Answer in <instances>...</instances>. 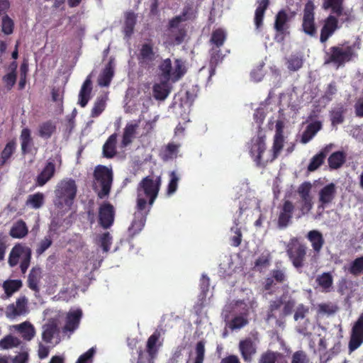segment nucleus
Wrapping results in <instances>:
<instances>
[{
    "label": "nucleus",
    "instance_id": "nucleus-1",
    "mask_svg": "<svg viewBox=\"0 0 363 363\" xmlns=\"http://www.w3.org/2000/svg\"><path fill=\"white\" fill-rule=\"evenodd\" d=\"M161 178L157 177L155 179L150 176L144 177L137 187L136 210L134 219L128 228L130 235L133 237L140 233L144 228L147 216L157 198L160 186Z\"/></svg>",
    "mask_w": 363,
    "mask_h": 363
},
{
    "label": "nucleus",
    "instance_id": "nucleus-2",
    "mask_svg": "<svg viewBox=\"0 0 363 363\" xmlns=\"http://www.w3.org/2000/svg\"><path fill=\"white\" fill-rule=\"evenodd\" d=\"M77 192V186L73 179H65L61 180L57 185L55 191V205L62 208L66 207L70 208L73 205Z\"/></svg>",
    "mask_w": 363,
    "mask_h": 363
},
{
    "label": "nucleus",
    "instance_id": "nucleus-3",
    "mask_svg": "<svg viewBox=\"0 0 363 363\" xmlns=\"http://www.w3.org/2000/svg\"><path fill=\"white\" fill-rule=\"evenodd\" d=\"M93 189L99 199L108 196L111 192L113 182V172L106 166L98 165L95 167L93 174Z\"/></svg>",
    "mask_w": 363,
    "mask_h": 363
},
{
    "label": "nucleus",
    "instance_id": "nucleus-4",
    "mask_svg": "<svg viewBox=\"0 0 363 363\" xmlns=\"http://www.w3.org/2000/svg\"><path fill=\"white\" fill-rule=\"evenodd\" d=\"M354 55L352 46L349 45L344 48L342 45H334L325 52L324 64L340 67L352 61Z\"/></svg>",
    "mask_w": 363,
    "mask_h": 363
},
{
    "label": "nucleus",
    "instance_id": "nucleus-5",
    "mask_svg": "<svg viewBox=\"0 0 363 363\" xmlns=\"http://www.w3.org/2000/svg\"><path fill=\"white\" fill-rule=\"evenodd\" d=\"M306 253V245L298 238L294 237L290 239L286 245V254L296 269H301L304 266Z\"/></svg>",
    "mask_w": 363,
    "mask_h": 363
},
{
    "label": "nucleus",
    "instance_id": "nucleus-6",
    "mask_svg": "<svg viewBox=\"0 0 363 363\" xmlns=\"http://www.w3.org/2000/svg\"><path fill=\"white\" fill-rule=\"evenodd\" d=\"M31 255L30 247L23 246L21 244H16L13 247L9 253V265L11 267H16L18 264L20 258H21L20 269L21 273L25 274L30 264Z\"/></svg>",
    "mask_w": 363,
    "mask_h": 363
},
{
    "label": "nucleus",
    "instance_id": "nucleus-7",
    "mask_svg": "<svg viewBox=\"0 0 363 363\" xmlns=\"http://www.w3.org/2000/svg\"><path fill=\"white\" fill-rule=\"evenodd\" d=\"M266 136L264 135L258 134L256 137L251 139V145L250 147V155L256 165L259 167H264L269 162V160L264 161L262 155L267 149Z\"/></svg>",
    "mask_w": 363,
    "mask_h": 363
},
{
    "label": "nucleus",
    "instance_id": "nucleus-8",
    "mask_svg": "<svg viewBox=\"0 0 363 363\" xmlns=\"http://www.w3.org/2000/svg\"><path fill=\"white\" fill-rule=\"evenodd\" d=\"M363 344V312L354 322L350 333L349 354L357 350Z\"/></svg>",
    "mask_w": 363,
    "mask_h": 363
},
{
    "label": "nucleus",
    "instance_id": "nucleus-9",
    "mask_svg": "<svg viewBox=\"0 0 363 363\" xmlns=\"http://www.w3.org/2000/svg\"><path fill=\"white\" fill-rule=\"evenodd\" d=\"M314 10L313 3L308 1L304 6L301 27L303 32L310 37H315L317 35Z\"/></svg>",
    "mask_w": 363,
    "mask_h": 363
},
{
    "label": "nucleus",
    "instance_id": "nucleus-10",
    "mask_svg": "<svg viewBox=\"0 0 363 363\" xmlns=\"http://www.w3.org/2000/svg\"><path fill=\"white\" fill-rule=\"evenodd\" d=\"M295 11L281 9L278 11L275 16L274 28L278 35H282V38L286 34H289V22L294 18L296 16Z\"/></svg>",
    "mask_w": 363,
    "mask_h": 363
},
{
    "label": "nucleus",
    "instance_id": "nucleus-11",
    "mask_svg": "<svg viewBox=\"0 0 363 363\" xmlns=\"http://www.w3.org/2000/svg\"><path fill=\"white\" fill-rule=\"evenodd\" d=\"M284 123L282 121H277L276 123L275 135L274 136L273 145L272 147V156L269 159V162H272L274 161L280 152H281L284 145Z\"/></svg>",
    "mask_w": 363,
    "mask_h": 363
},
{
    "label": "nucleus",
    "instance_id": "nucleus-12",
    "mask_svg": "<svg viewBox=\"0 0 363 363\" xmlns=\"http://www.w3.org/2000/svg\"><path fill=\"white\" fill-rule=\"evenodd\" d=\"M115 218V209L109 202H104L99 208V223L104 229L112 226Z\"/></svg>",
    "mask_w": 363,
    "mask_h": 363
},
{
    "label": "nucleus",
    "instance_id": "nucleus-13",
    "mask_svg": "<svg viewBox=\"0 0 363 363\" xmlns=\"http://www.w3.org/2000/svg\"><path fill=\"white\" fill-rule=\"evenodd\" d=\"M137 58L140 67L144 68L150 67L156 59L153 45L150 43L143 44Z\"/></svg>",
    "mask_w": 363,
    "mask_h": 363
},
{
    "label": "nucleus",
    "instance_id": "nucleus-14",
    "mask_svg": "<svg viewBox=\"0 0 363 363\" xmlns=\"http://www.w3.org/2000/svg\"><path fill=\"white\" fill-rule=\"evenodd\" d=\"M279 209L277 225L280 228H285L291 223L295 206L291 201L286 200Z\"/></svg>",
    "mask_w": 363,
    "mask_h": 363
},
{
    "label": "nucleus",
    "instance_id": "nucleus-15",
    "mask_svg": "<svg viewBox=\"0 0 363 363\" xmlns=\"http://www.w3.org/2000/svg\"><path fill=\"white\" fill-rule=\"evenodd\" d=\"M239 351L244 362L250 363L257 353V346L251 337L241 340L238 345Z\"/></svg>",
    "mask_w": 363,
    "mask_h": 363
},
{
    "label": "nucleus",
    "instance_id": "nucleus-16",
    "mask_svg": "<svg viewBox=\"0 0 363 363\" xmlns=\"http://www.w3.org/2000/svg\"><path fill=\"white\" fill-rule=\"evenodd\" d=\"M338 28L337 16L329 15L324 21L323 26L320 30V41L325 43L333 35Z\"/></svg>",
    "mask_w": 363,
    "mask_h": 363
},
{
    "label": "nucleus",
    "instance_id": "nucleus-17",
    "mask_svg": "<svg viewBox=\"0 0 363 363\" xmlns=\"http://www.w3.org/2000/svg\"><path fill=\"white\" fill-rule=\"evenodd\" d=\"M28 300L25 296H21L16 299V304L11 303L6 308V315L13 319L17 316L25 315L28 311Z\"/></svg>",
    "mask_w": 363,
    "mask_h": 363
},
{
    "label": "nucleus",
    "instance_id": "nucleus-18",
    "mask_svg": "<svg viewBox=\"0 0 363 363\" xmlns=\"http://www.w3.org/2000/svg\"><path fill=\"white\" fill-rule=\"evenodd\" d=\"M336 193V186L334 183H330L323 186L318 193V209H324L331 203L335 198Z\"/></svg>",
    "mask_w": 363,
    "mask_h": 363
},
{
    "label": "nucleus",
    "instance_id": "nucleus-19",
    "mask_svg": "<svg viewBox=\"0 0 363 363\" xmlns=\"http://www.w3.org/2000/svg\"><path fill=\"white\" fill-rule=\"evenodd\" d=\"M161 337L160 330H156L147 339L146 344V351L148 354L149 363H153L154 359L157 357L159 348L162 345V342L157 345Z\"/></svg>",
    "mask_w": 363,
    "mask_h": 363
},
{
    "label": "nucleus",
    "instance_id": "nucleus-20",
    "mask_svg": "<svg viewBox=\"0 0 363 363\" xmlns=\"http://www.w3.org/2000/svg\"><path fill=\"white\" fill-rule=\"evenodd\" d=\"M55 173V160L50 158L43 170L37 176L36 184L39 186H44L48 181L51 179Z\"/></svg>",
    "mask_w": 363,
    "mask_h": 363
},
{
    "label": "nucleus",
    "instance_id": "nucleus-21",
    "mask_svg": "<svg viewBox=\"0 0 363 363\" xmlns=\"http://www.w3.org/2000/svg\"><path fill=\"white\" fill-rule=\"evenodd\" d=\"M82 316V311L81 309L69 311L66 317L63 332H74L79 327Z\"/></svg>",
    "mask_w": 363,
    "mask_h": 363
},
{
    "label": "nucleus",
    "instance_id": "nucleus-22",
    "mask_svg": "<svg viewBox=\"0 0 363 363\" xmlns=\"http://www.w3.org/2000/svg\"><path fill=\"white\" fill-rule=\"evenodd\" d=\"M306 238L311 242L314 252L319 255L325 244L323 234L319 230H312L307 233Z\"/></svg>",
    "mask_w": 363,
    "mask_h": 363
},
{
    "label": "nucleus",
    "instance_id": "nucleus-23",
    "mask_svg": "<svg viewBox=\"0 0 363 363\" xmlns=\"http://www.w3.org/2000/svg\"><path fill=\"white\" fill-rule=\"evenodd\" d=\"M91 91L92 82L90 76H89L83 82L79 93L78 104L80 105L81 107H85L87 105L91 98Z\"/></svg>",
    "mask_w": 363,
    "mask_h": 363
},
{
    "label": "nucleus",
    "instance_id": "nucleus-24",
    "mask_svg": "<svg viewBox=\"0 0 363 363\" xmlns=\"http://www.w3.org/2000/svg\"><path fill=\"white\" fill-rule=\"evenodd\" d=\"M117 136L116 133H113L108 138L104 144L102 154L104 157L111 159L116 155Z\"/></svg>",
    "mask_w": 363,
    "mask_h": 363
},
{
    "label": "nucleus",
    "instance_id": "nucleus-25",
    "mask_svg": "<svg viewBox=\"0 0 363 363\" xmlns=\"http://www.w3.org/2000/svg\"><path fill=\"white\" fill-rule=\"evenodd\" d=\"M41 274V268L38 266L33 267L28 274V286L35 292H39L40 291L39 283L42 277Z\"/></svg>",
    "mask_w": 363,
    "mask_h": 363
},
{
    "label": "nucleus",
    "instance_id": "nucleus-26",
    "mask_svg": "<svg viewBox=\"0 0 363 363\" xmlns=\"http://www.w3.org/2000/svg\"><path fill=\"white\" fill-rule=\"evenodd\" d=\"M138 15L133 11L124 13L123 33L126 37H130L133 33L137 22Z\"/></svg>",
    "mask_w": 363,
    "mask_h": 363
},
{
    "label": "nucleus",
    "instance_id": "nucleus-27",
    "mask_svg": "<svg viewBox=\"0 0 363 363\" xmlns=\"http://www.w3.org/2000/svg\"><path fill=\"white\" fill-rule=\"evenodd\" d=\"M321 128L322 123L320 121L309 123L301 135V142L303 144L308 143Z\"/></svg>",
    "mask_w": 363,
    "mask_h": 363
},
{
    "label": "nucleus",
    "instance_id": "nucleus-28",
    "mask_svg": "<svg viewBox=\"0 0 363 363\" xmlns=\"http://www.w3.org/2000/svg\"><path fill=\"white\" fill-rule=\"evenodd\" d=\"M315 282L323 292L328 293L333 290V277L330 272H323L319 274L315 279Z\"/></svg>",
    "mask_w": 363,
    "mask_h": 363
},
{
    "label": "nucleus",
    "instance_id": "nucleus-29",
    "mask_svg": "<svg viewBox=\"0 0 363 363\" xmlns=\"http://www.w3.org/2000/svg\"><path fill=\"white\" fill-rule=\"evenodd\" d=\"M56 123L48 120L41 123L38 126V135L43 139H49L56 132Z\"/></svg>",
    "mask_w": 363,
    "mask_h": 363
},
{
    "label": "nucleus",
    "instance_id": "nucleus-30",
    "mask_svg": "<svg viewBox=\"0 0 363 363\" xmlns=\"http://www.w3.org/2000/svg\"><path fill=\"white\" fill-rule=\"evenodd\" d=\"M346 108L342 104H337L330 111V117L333 126L341 124L345 121Z\"/></svg>",
    "mask_w": 363,
    "mask_h": 363
},
{
    "label": "nucleus",
    "instance_id": "nucleus-31",
    "mask_svg": "<svg viewBox=\"0 0 363 363\" xmlns=\"http://www.w3.org/2000/svg\"><path fill=\"white\" fill-rule=\"evenodd\" d=\"M345 0H323V8L325 10L330 9L331 13L340 17L344 13Z\"/></svg>",
    "mask_w": 363,
    "mask_h": 363
},
{
    "label": "nucleus",
    "instance_id": "nucleus-32",
    "mask_svg": "<svg viewBox=\"0 0 363 363\" xmlns=\"http://www.w3.org/2000/svg\"><path fill=\"white\" fill-rule=\"evenodd\" d=\"M28 233V229L25 221L22 219L14 223L9 231V235L13 238L21 239Z\"/></svg>",
    "mask_w": 363,
    "mask_h": 363
},
{
    "label": "nucleus",
    "instance_id": "nucleus-33",
    "mask_svg": "<svg viewBox=\"0 0 363 363\" xmlns=\"http://www.w3.org/2000/svg\"><path fill=\"white\" fill-rule=\"evenodd\" d=\"M16 141L15 139L9 140L4 147L0 155V167L5 165L16 150Z\"/></svg>",
    "mask_w": 363,
    "mask_h": 363
},
{
    "label": "nucleus",
    "instance_id": "nucleus-34",
    "mask_svg": "<svg viewBox=\"0 0 363 363\" xmlns=\"http://www.w3.org/2000/svg\"><path fill=\"white\" fill-rule=\"evenodd\" d=\"M138 128V123H128L126 124L121 140L122 147H127L133 142V139L135 138Z\"/></svg>",
    "mask_w": 363,
    "mask_h": 363
},
{
    "label": "nucleus",
    "instance_id": "nucleus-35",
    "mask_svg": "<svg viewBox=\"0 0 363 363\" xmlns=\"http://www.w3.org/2000/svg\"><path fill=\"white\" fill-rule=\"evenodd\" d=\"M179 145L173 143H168L163 147L160 152V157L164 162L176 158L179 152Z\"/></svg>",
    "mask_w": 363,
    "mask_h": 363
},
{
    "label": "nucleus",
    "instance_id": "nucleus-36",
    "mask_svg": "<svg viewBox=\"0 0 363 363\" xmlns=\"http://www.w3.org/2000/svg\"><path fill=\"white\" fill-rule=\"evenodd\" d=\"M18 332L21 335L22 337L26 340H31L35 335V330L34 326L29 322H23L16 325Z\"/></svg>",
    "mask_w": 363,
    "mask_h": 363
},
{
    "label": "nucleus",
    "instance_id": "nucleus-37",
    "mask_svg": "<svg viewBox=\"0 0 363 363\" xmlns=\"http://www.w3.org/2000/svg\"><path fill=\"white\" fill-rule=\"evenodd\" d=\"M284 304V295L276 298L275 300L271 301L269 306V309L267 314V320H270L272 319H277L279 315L277 311H279L281 307Z\"/></svg>",
    "mask_w": 363,
    "mask_h": 363
},
{
    "label": "nucleus",
    "instance_id": "nucleus-38",
    "mask_svg": "<svg viewBox=\"0 0 363 363\" xmlns=\"http://www.w3.org/2000/svg\"><path fill=\"white\" fill-rule=\"evenodd\" d=\"M42 339L46 343H50L54 335L58 333V327L55 322L52 321L45 324L43 327Z\"/></svg>",
    "mask_w": 363,
    "mask_h": 363
},
{
    "label": "nucleus",
    "instance_id": "nucleus-39",
    "mask_svg": "<svg viewBox=\"0 0 363 363\" xmlns=\"http://www.w3.org/2000/svg\"><path fill=\"white\" fill-rule=\"evenodd\" d=\"M167 81L154 84L152 87L153 96L157 100H164L169 95L170 91L167 84Z\"/></svg>",
    "mask_w": 363,
    "mask_h": 363
},
{
    "label": "nucleus",
    "instance_id": "nucleus-40",
    "mask_svg": "<svg viewBox=\"0 0 363 363\" xmlns=\"http://www.w3.org/2000/svg\"><path fill=\"white\" fill-rule=\"evenodd\" d=\"M259 363H287V362L279 352L268 350L262 354Z\"/></svg>",
    "mask_w": 363,
    "mask_h": 363
},
{
    "label": "nucleus",
    "instance_id": "nucleus-41",
    "mask_svg": "<svg viewBox=\"0 0 363 363\" xmlns=\"http://www.w3.org/2000/svg\"><path fill=\"white\" fill-rule=\"evenodd\" d=\"M345 162V154L342 151H337L332 153L328 159V165L330 169H336L340 168Z\"/></svg>",
    "mask_w": 363,
    "mask_h": 363
},
{
    "label": "nucleus",
    "instance_id": "nucleus-42",
    "mask_svg": "<svg viewBox=\"0 0 363 363\" xmlns=\"http://www.w3.org/2000/svg\"><path fill=\"white\" fill-rule=\"evenodd\" d=\"M113 74V67H112L111 62H109L99 78V84L101 86H108L112 80Z\"/></svg>",
    "mask_w": 363,
    "mask_h": 363
},
{
    "label": "nucleus",
    "instance_id": "nucleus-43",
    "mask_svg": "<svg viewBox=\"0 0 363 363\" xmlns=\"http://www.w3.org/2000/svg\"><path fill=\"white\" fill-rule=\"evenodd\" d=\"M327 150L326 148L324 150H322L319 153L314 155L308 165V171L309 172H314L317 169H318L324 162V160L327 156Z\"/></svg>",
    "mask_w": 363,
    "mask_h": 363
},
{
    "label": "nucleus",
    "instance_id": "nucleus-44",
    "mask_svg": "<svg viewBox=\"0 0 363 363\" xmlns=\"http://www.w3.org/2000/svg\"><path fill=\"white\" fill-rule=\"evenodd\" d=\"M20 140L22 154L26 155L27 153L29 152L28 147L30 146L32 143V138L30 135V129L26 128L21 130Z\"/></svg>",
    "mask_w": 363,
    "mask_h": 363
},
{
    "label": "nucleus",
    "instance_id": "nucleus-45",
    "mask_svg": "<svg viewBox=\"0 0 363 363\" xmlns=\"http://www.w3.org/2000/svg\"><path fill=\"white\" fill-rule=\"evenodd\" d=\"M21 344L19 338L7 335L0 340V348L2 350H9L18 347Z\"/></svg>",
    "mask_w": 363,
    "mask_h": 363
},
{
    "label": "nucleus",
    "instance_id": "nucleus-46",
    "mask_svg": "<svg viewBox=\"0 0 363 363\" xmlns=\"http://www.w3.org/2000/svg\"><path fill=\"white\" fill-rule=\"evenodd\" d=\"M226 40V33L221 29L218 28L212 32L210 42L217 48H220Z\"/></svg>",
    "mask_w": 363,
    "mask_h": 363
},
{
    "label": "nucleus",
    "instance_id": "nucleus-47",
    "mask_svg": "<svg viewBox=\"0 0 363 363\" xmlns=\"http://www.w3.org/2000/svg\"><path fill=\"white\" fill-rule=\"evenodd\" d=\"M22 286V281L18 279L7 280L4 282L3 287L7 296H11Z\"/></svg>",
    "mask_w": 363,
    "mask_h": 363
},
{
    "label": "nucleus",
    "instance_id": "nucleus-48",
    "mask_svg": "<svg viewBox=\"0 0 363 363\" xmlns=\"http://www.w3.org/2000/svg\"><path fill=\"white\" fill-rule=\"evenodd\" d=\"M347 271L350 274L354 277H357L361 274H363V256L354 259L350 264Z\"/></svg>",
    "mask_w": 363,
    "mask_h": 363
},
{
    "label": "nucleus",
    "instance_id": "nucleus-49",
    "mask_svg": "<svg viewBox=\"0 0 363 363\" xmlns=\"http://www.w3.org/2000/svg\"><path fill=\"white\" fill-rule=\"evenodd\" d=\"M45 196L43 193L38 192L28 196L26 203L35 209L40 208L44 203Z\"/></svg>",
    "mask_w": 363,
    "mask_h": 363
},
{
    "label": "nucleus",
    "instance_id": "nucleus-50",
    "mask_svg": "<svg viewBox=\"0 0 363 363\" xmlns=\"http://www.w3.org/2000/svg\"><path fill=\"white\" fill-rule=\"evenodd\" d=\"M159 69L165 81H169L171 77H172V65L171 60L169 58L164 60L159 65Z\"/></svg>",
    "mask_w": 363,
    "mask_h": 363
},
{
    "label": "nucleus",
    "instance_id": "nucleus-51",
    "mask_svg": "<svg viewBox=\"0 0 363 363\" xmlns=\"http://www.w3.org/2000/svg\"><path fill=\"white\" fill-rule=\"evenodd\" d=\"M303 64V59L301 56L292 55L287 60V68L290 71H298L301 69Z\"/></svg>",
    "mask_w": 363,
    "mask_h": 363
},
{
    "label": "nucleus",
    "instance_id": "nucleus-52",
    "mask_svg": "<svg viewBox=\"0 0 363 363\" xmlns=\"http://www.w3.org/2000/svg\"><path fill=\"white\" fill-rule=\"evenodd\" d=\"M272 279L276 281L279 284H283L287 281V275L286 269L277 268L272 269L269 275Z\"/></svg>",
    "mask_w": 363,
    "mask_h": 363
},
{
    "label": "nucleus",
    "instance_id": "nucleus-53",
    "mask_svg": "<svg viewBox=\"0 0 363 363\" xmlns=\"http://www.w3.org/2000/svg\"><path fill=\"white\" fill-rule=\"evenodd\" d=\"M1 32L6 35L13 33L14 22L7 14H5L1 18Z\"/></svg>",
    "mask_w": 363,
    "mask_h": 363
},
{
    "label": "nucleus",
    "instance_id": "nucleus-54",
    "mask_svg": "<svg viewBox=\"0 0 363 363\" xmlns=\"http://www.w3.org/2000/svg\"><path fill=\"white\" fill-rule=\"evenodd\" d=\"M169 182L167 185V194L170 196L176 192L178 187V183L180 179L179 176L175 171H172L169 174Z\"/></svg>",
    "mask_w": 363,
    "mask_h": 363
},
{
    "label": "nucleus",
    "instance_id": "nucleus-55",
    "mask_svg": "<svg viewBox=\"0 0 363 363\" xmlns=\"http://www.w3.org/2000/svg\"><path fill=\"white\" fill-rule=\"evenodd\" d=\"M295 304L296 301L294 299L289 297L288 300H285V296H284L283 309L279 312V318H284V317L290 315L293 311Z\"/></svg>",
    "mask_w": 363,
    "mask_h": 363
},
{
    "label": "nucleus",
    "instance_id": "nucleus-56",
    "mask_svg": "<svg viewBox=\"0 0 363 363\" xmlns=\"http://www.w3.org/2000/svg\"><path fill=\"white\" fill-rule=\"evenodd\" d=\"M105 108V99L102 96L97 98L91 109V116L92 118L98 117L104 111Z\"/></svg>",
    "mask_w": 363,
    "mask_h": 363
},
{
    "label": "nucleus",
    "instance_id": "nucleus-57",
    "mask_svg": "<svg viewBox=\"0 0 363 363\" xmlns=\"http://www.w3.org/2000/svg\"><path fill=\"white\" fill-rule=\"evenodd\" d=\"M312 185L309 182H305L299 185L297 189L301 200H305L306 198H311V191Z\"/></svg>",
    "mask_w": 363,
    "mask_h": 363
},
{
    "label": "nucleus",
    "instance_id": "nucleus-58",
    "mask_svg": "<svg viewBox=\"0 0 363 363\" xmlns=\"http://www.w3.org/2000/svg\"><path fill=\"white\" fill-rule=\"evenodd\" d=\"M186 72V69L183 62L177 59L174 62V68L172 72V77L174 80L179 79Z\"/></svg>",
    "mask_w": 363,
    "mask_h": 363
},
{
    "label": "nucleus",
    "instance_id": "nucleus-59",
    "mask_svg": "<svg viewBox=\"0 0 363 363\" xmlns=\"http://www.w3.org/2000/svg\"><path fill=\"white\" fill-rule=\"evenodd\" d=\"M196 357L194 363H203L205 356V342L201 340L196 345Z\"/></svg>",
    "mask_w": 363,
    "mask_h": 363
},
{
    "label": "nucleus",
    "instance_id": "nucleus-60",
    "mask_svg": "<svg viewBox=\"0 0 363 363\" xmlns=\"http://www.w3.org/2000/svg\"><path fill=\"white\" fill-rule=\"evenodd\" d=\"M270 264V256L269 255H260L255 262V269L257 271H262Z\"/></svg>",
    "mask_w": 363,
    "mask_h": 363
},
{
    "label": "nucleus",
    "instance_id": "nucleus-61",
    "mask_svg": "<svg viewBox=\"0 0 363 363\" xmlns=\"http://www.w3.org/2000/svg\"><path fill=\"white\" fill-rule=\"evenodd\" d=\"M278 283H276V281L272 279L271 277H267L263 282V289L264 291H268V294L270 295L274 294L277 289H279Z\"/></svg>",
    "mask_w": 363,
    "mask_h": 363
},
{
    "label": "nucleus",
    "instance_id": "nucleus-62",
    "mask_svg": "<svg viewBox=\"0 0 363 363\" xmlns=\"http://www.w3.org/2000/svg\"><path fill=\"white\" fill-rule=\"evenodd\" d=\"M291 363H310V358L306 352L298 350L292 354Z\"/></svg>",
    "mask_w": 363,
    "mask_h": 363
},
{
    "label": "nucleus",
    "instance_id": "nucleus-63",
    "mask_svg": "<svg viewBox=\"0 0 363 363\" xmlns=\"http://www.w3.org/2000/svg\"><path fill=\"white\" fill-rule=\"evenodd\" d=\"M16 73L11 71L2 77V81L5 84V86L8 91L11 90L16 82Z\"/></svg>",
    "mask_w": 363,
    "mask_h": 363
},
{
    "label": "nucleus",
    "instance_id": "nucleus-64",
    "mask_svg": "<svg viewBox=\"0 0 363 363\" xmlns=\"http://www.w3.org/2000/svg\"><path fill=\"white\" fill-rule=\"evenodd\" d=\"M210 55V63L214 66H216L218 63H220L223 58L220 48L217 47H213L211 49Z\"/></svg>",
    "mask_w": 363,
    "mask_h": 363
}]
</instances>
